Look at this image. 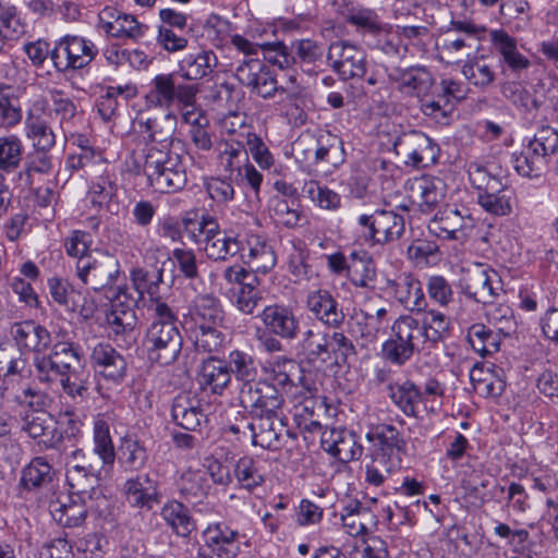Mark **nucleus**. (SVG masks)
I'll return each instance as SVG.
<instances>
[{
  "instance_id": "obj_1",
  "label": "nucleus",
  "mask_w": 558,
  "mask_h": 558,
  "mask_svg": "<svg viewBox=\"0 0 558 558\" xmlns=\"http://www.w3.org/2000/svg\"><path fill=\"white\" fill-rule=\"evenodd\" d=\"M182 317L183 329L196 351L214 353L222 348L226 337L219 327L223 310L217 296L211 293L195 295Z\"/></svg>"
},
{
  "instance_id": "obj_2",
  "label": "nucleus",
  "mask_w": 558,
  "mask_h": 558,
  "mask_svg": "<svg viewBox=\"0 0 558 558\" xmlns=\"http://www.w3.org/2000/svg\"><path fill=\"white\" fill-rule=\"evenodd\" d=\"M147 311L150 320L144 337L147 356L159 365H171L178 360L183 345L177 314L161 300H154L147 305Z\"/></svg>"
},
{
  "instance_id": "obj_3",
  "label": "nucleus",
  "mask_w": 558,
  "mask_h": 558,
  "mask_svg": "<svg viewBox=\"0 0 558 558\" xmlns=\"http://www.w3.org/2000/svg\"><path fill=\"white\" fill-rule=\"evenodd\" d=\"M303 361L314 367L343 366L356 354L355 347L342 331H326L318 326L306 329L299 341Z\"/></svg>"
},
{
  "instance_id": "obj_4",
  "label": "nucleus",
  "mask_w": 558,
  "mask_h": 558,
  "mask_svg": "<svg viewBox=\"0 0 558 558\" xmlns=\"http://www.w3.org/2000/svg\"><path fill=\"white\" fill-rule=\"evenodd\" d=\"M136 165L156 192L172 193L186 184L181 157L170 149L157 148L156 145L145 146L136 158Z\"/></svg>"
},
{
  "instance_id": "obj_5",
  "label": "nucleus",
  "mask_w": 558,
  "mask_h": 558,
  "mask_svg": "<svg viewBox=\"0 0 558 558\" xmlns=\"http://www.w3.org/2000/svg\"><path fill=\"white\" fill-rule=\"evenodd\" d=\"M425 339L421 322L412 315L399 316L391 326V337L381 347V356L390 363L402 366L415 352L425 349Z\"/></svg>"
},
{
  "instance_id": "obj_6",
  "label": "nucleus",
  "mask_w": 558,
  "mask_h": 558,
  "mask_svg": "<svg viewBox=\"0 0 558 558\" xmlns=\"http://www.w3.org/2000/svg\"><path fill=\"white\" fill-rule=\"evenodd\" d=\"M179 78L177 72L155 75L147 85L144 96L147 107L167 110L172 107H193L198 87L194 84H184Z\"/></svg>"
},
{
  "instance_id": "obj_7",
  "label": "nucleus",
  "mask_w": 558,
  "mask_h": 558,
  "mask_svg": "<svg viewBox=\"0 0 558 558\" xmlns=\"http://www.w3.org/2000/svg\"><path fill=\"white\" fill-rule=\"evenodd\" d=\"M459 288L465 298L477 303L492 304L502 291V283L496 270L477 264L463 269Z\"/></svg>"
},
{
  "instance_id": "obj_8",
  "label": "nucleus",
  "mask_w": 558,
  "mask_h": 558,
  "mask_svg": "<svg viewBox=\"0 0 558 558\" xmlns=\"http://www.w3.org/2000/svg\"><path fill=\"white\" fill-rule=\"evenodd\" d=\"M393 149L405 166L416 169L435 165L440 151L439 146L421 131L402 133L395 141Z\"/></svg>"
},
{
  "instance_id": "obj_9",
  "label": "nucleus",
  "mask_w": 558,
  "mask_h": 558,
  "mask_svg": "<svg viewBox=\"0 0 558 558\" xmlns=\"http://www.w3.org/2000/svg\"><path fill=\"white\" fill-rule=\"evenodd\" d=\"M239 401L253 417L281 414L284 403L279 390L266 380H257L241 386Z\"/></svg>"
},
{
  "instance_id": "obj_10",
  "label": "nucleus",
  "mask_w": 558,
  "mask_h": 558,
  "mask_svg": "<svg viewBox=\"0 0 558 558\" xmlns=\"http://www.w3.org/2000/svg\"><path fill=\"white\" fill-rule=\"evenodd\" d=\"M365 239L376 244H385L398 240L404 232V218L393 210L376 209L369 215H361L357 219Z\"/></svg>"
},
{
  "instance_id": "obj_11",
  "label": "nucleus",
  "mask_w": 558,
  "mask_h": 558,
  "mask_svg": "<svg viewBox=\"0 0 558 558\" xmlns=\"http://www.w3.org/2000/svg\"><path fill=\"white\" fill-rule=\"evenodd\" d=\"M120 274L119 260L110 254H99L76 262V276L94 291L112 286Z\"/></svg>"
},
{
  "instance_id": "obj_12",
  "label": "nucleus",
  "mask_w": 558,
  "mask_h": 558,
  "mask_svg": "<svg viewBox=\"0 0 558 558\" xmlns=\"http://www.w3.org/2000/svg\"><path fill=\"white\" fill-rule=\"evenodd\" d=\"M327 60L331 69L344 81L362 78L366 73V52L348 41H335L329 46Z\"/></svg>"
},
{
  "instance_id": "obj_13",
  "label": "nucleus",
  "mask_w": 558,
  "mask_h": 558,
  "mask_svg": "<svg viewBox=\"0 0 558 558\" xmlns=\"http://www.w3.org/2000/svg\"><path fill=\"white\" fill-rule=\"evenodd\" d=\"M267 331L287 341H294L301 333V315L293 307L275 303L267 305L257 315Z\"/></svg>"
},
{
  "instance_id": "obj_14",
  "label": "nucleus",
  "mask_w": 558,
  "mask_h": 558,
  "mask_svg": "<svg viewBox=\"0 0 558 558\" xmlns=\"http://www.w3.org/2000/svg\"><path fill=\"white\" fill-rule=\"evenodd\" d=\"M122 495L134 509L150 511L162 499L159 481L148 473H137L124 482Z\"/></svg>"
},
{
  "instance_id": "obj_15",
  "label": "nucleus",
  "mask_w": 558,
  "mask_h": 558,
  "mask_svg": "<svg viewBox=\"0 0 558 558\" xmlns=\"http://www.w3.org/2000/svg\"><path fill=\"white\" fill-rule=\"evenodd\" d=\"M90 365L96 375L112 385H120L125 376L128 363L110 343H97L90 353Z\"/></svg>"
},
{
  "instance_id": "obj_16",
  "label": "nucleus",
  "mask_w": 558,
  "mask_h": 558,
  "mask_svg": "<svg viewBox=\"0 0 558 558\" xmlns=\"http://www.w3.org/2000/svg\"><path fill=\"white\" fill-rule=\"evenodd\" d=\"M243 535L236 529H233L227 522H215L208 524L203 532V546L209 549V553L220 558H235L240 555L242 548Z\"/></svg>"
},
{
  "instance_id": "obj_17",
  "label": "nucleus",
  "mask_w": 558,
  "mask_h": 558,
  "mask_svg": "<svg viewBox=\"0 0 558 558\" xmlns=\"http://www.w3.org/2000/svg\"><path fill=\"white\" fill-rule=\"evenodd\" d=\"M135 123L137 124L138 134L147 142L146 146L158 144L159 148L169 149L177 129V116L172 112L151 117L141 113Z\"/></svg>"
},
{
  "instance_id": "obj_18",
  "label": "nucleus",
  "mask_w": 558,
  "mask_h": 558,
  "mask_svg": "<svg viewBox=\"0 0 558 558\" xmlns=\"http://www.w3.org/2000/svg\"><path fill=\"white\" fill-rule=\"evenodd\" d=\"M320 441L325 451L343 463L359 460L363 454L359 436L345 428L326 427L322 433Z\"/></svg>"
},
{
  "instance_id": "obj_19",
  "label": "nucleus",
  "mask_w": 558,
  "mask_h": 558,
  "mask_svg": "<svg viewBox=\"0 0 558 558\" xmlns=\"http://www.w3.org/2000/svg\"><path fill=\"white\" fill-rule=\"evenodd\" d=\"M387 288L395 300L407 311L422 313L427 307L423 284L411 272L400 274L395 279L387 280Z\"/></svg>"
},
{
  "instance_id": "obj_20",
  "label": "nucleus",
  "mask_w": 558,
  "mask_h": 558,
  "mask_svg": "<svg viewBox=\"0 0 558 558\" xmlns=\"http://www.w3.org/2000/svg\"><path fill=\"white\" fill-rule=\"evenodd\" d=\"M99 27L108 35L119 39L138 40L144 37L148 26L135 16L105 8L99 14Z\"/></svg>"
},
{
  "instance_id": "obj_21",
  "label": "nucleus",
  "mask_w": 558,
  "mask_h": 558,
  "mask_svg": "<svg viewBox=\"0 0 558 558\" xmlns=\"http://www.w3.org/2000/svg\"><path fill=\"white\" fill-rule=\"evenodd\" d=\"M284 418L280 414L253 417L255 426L251 434L252 445L272 451L282 449L290 435Z\"/></svg>"
},
{
  "instance_id": "obj_22",
  "label": "nucleus",
  "mask_w": 558,
  "mask_h": 558,
  "mask_svg": "<svg viewBox=\"0 0 558 558\" xmlns=\"http://www.w3.org/2000/svg\"><path fill=\"white\" fill-rule=\"evenodd\" d=\"M305 306L307 311L325 326L339 329L345 315L328 289H316L306 294Z\"/></svg>"
},
{
  "instance_id": "obj_23",
  "label": "nucleus",
  "mask_w": 558,
  "mask_h": 558,
  "mask_svg": "<svg viewBox=\"0 0 558 558\" xmlns=\"http://www.w3.org/2000/svg\"><path fill=\"white\" fill-rule=\"evenodd\" d=\"M209 239L204 245L207 257L214 262H227L240 256L245 250V240L232 229L221 230L219 223L209 231Z\"/></svg>"
},
{
  "instance_id": "obj_24",
  "label": "nucleus",
  "mask_w": 558,
  "mask_h": 558,
  "mask_svg": "<svg viewBox=\"0 0 558 558\" xmlns=\"http://www.w3.org/2000/svg\"><path fill=\"white\" fill-rule=\"evenodd\" d=\"M388 78L397 84L400 92L416 97L427 96L435 83L432 72L422 65L395 68L388 73Z\"/></svg>"
},
{
  "instance_id": "obj_25",
  "label": "nucleus",
  "mask_w": 558,
  "mask_h": 558,
  "mask_svg": "<svg viewBox=\"0 0 558 558\" xmlns=\"http://www.w3.org/2000/svg\"><path fill=\"white\" fill-rule=\"evenodd\" d=\"M470 227H472V218L468 209L460 210L451 205L445 206L428 222L429 232L445 240L459 239V233Z\"/></svg>"
},
{
  "instance_id": "obj_26",
  "label": "nucleus",
  "mask_w": 558,
  "mask_h": 558,
  "mask_svg": "<svg viewBox=\"0 0 558 558\" xmlns=\"http://www.w3.org/2000/svg\"><path fill=\"white\" fill-rule=\"evenodd\" d=\"M10 335L21 351L35 352L36 355L46 351L51 342L47 328L34 320L14 323Z\"/></svg>"
},
{
  "instance_id": "obj_27",
  "label": "nucleus",
  "mask_w": 558,
  "mask_h": 558,
  "mask_svg": "<svg viewBox=\"0 0 558 558\" xmlns=\"http://www.w3.org/2000/svg\"><path fill=\"white\" fill-rule=\"evenodd\" d=\"M25 135L32 141L33 148L52 149L57 135L45 116V105L37 102L25 118Z\"/></svg>"
},
{
  "instance_id": "obj_28",
  "label": "nucleus",
  "mask_w": 558,
  "mask_h": 558,
  "mask_svg": "<svg viewBox=\"0 0 558 558\" xmlns=\"http://www.w3.org/2000/svg\"><path fill=\"white\" fill-rule=\"evenodd\" d=\"M171 417L178 426L192 432L207 420L202 401L196 396L186 393L179 395L173 399Z\"/></svg>"
},
{
  "instance_id": "obj_29",
  "label": "nucleus",
  "mask_w": 558,
  "mask_h": 558,
  "mask_svg": "<svg viewBox=\"0 0 558 558\" xmlns=\"http://www.w3.org/2000/svg\"><path fill=\"white\" fill-rule=\"evenodd\" d=\"M366 439L373 445L371 454H383L389 458H400L405 450V441L399 430L391 424L373 426L366 434Z\"/></svg>"
},
{
  "instance_id": "obj_30",
  "label": "nucleus",
  "mask_w": 558,
  "mask_h": 558,
  "mask_svg": "<svg viewBox=\"0 0 558 558\" xmlns=\"http://www.w3.org/2000/svg\"><path fill=\"white\" fill-rule=\"evenodd\" d=\"M114 420L116 414L107 411L97 414L93 423V451L104 465H112L116 460V450L110 435V427Z\"/></svg>"
},
{
  "instance_id": "obj_31",
  "label": "nucleus",
  "mask_w": 558,
  "mask_h": 558,
  "mask_svg": "<svg viewBox=\"0 0 558 558\" xmlns=\"http://www.w3.org/2000/svg\"><path fill=\"white\" fill-rule=\"evenodd\" d=\"M89 499L72 494L65 500L58 499L50 504V513L56 522L65 527L81 526L87 517Z\"/></svg>"
},
{
  "instance_id": "obj_32",
  "label": "nucleus",
  "mask_w": 558,
  "mask_h": 558,
  "mask_svg": "<svg viewBox=\"0 0 558 558\" xmlns=\"http://www.w3.org/2000/svg\"><path fill=\"white\" fill-rule=\"evenodd\" d=\"M135 302L133 298H128L125 291H119L110 311L106 314V323L116 335H124L135 328Z\"/></svg>"
},
{
  "instance_id": "obj_33",
  "label": "nucleus",
  "mask_w": 558,
  "mask_h": 558,
  "mask_svg": "<svg viewBox=\"0 0 558 558\" xmlns=\"http://www.w3.org/2000/svg\"><path fill=\"white\" fill-rule=\"evenodd\" d=\"M245 244L248 246L247 253L242 252L240 258L250 268L266 274L275 267L277 257L266 239L254 234L245 240Z\"/></svg>"
},
{
  "instance_id": "obj_34",
  "label": "nucleus",
  "mask_w": 558,
  "mask_h": 558,
  "mask_svg": "<svg viewBox=\"0 0 558 558\" xmlns=\"http://www.w3.org/2000/svg\"><path fill=\"white\" fill-rule=\"evenodd\" d=\"M117 457L119 468L125 473H138L149 459L144 442L131 435L121 438Z\"/></svg>"
},
{
  "instance_id": "obj_35",
  "label": "nucleus",
  "mask_w": 558,
  "mask_h": 558,
  "mask_svg": "<svg viewBox=\"0 0 558 558\" xmlns=\"http://www.w3.org/2000/svg\"><path fill=\"white\" fill-rule=\"evenodd\" d=\"M445 194L440 180L415 179L410 185V201L422 213L428 214L442 201Z\"/></svg>"
},
{
  "instance_id": "obj_36",
  "label": "nucleus",
  "mask_w": 558,
  "mask_h": 558,
  "mask_svg": "<svg viewBox=\"0 0 558 558\" xmlns=\"http://www.w3.org/2000/svg\"><path fill=\"white\" fill-rule=\"evenodd\" d=\"M66 482L74 496L87 498L89 500L100 494L99 477L94 465H74L66 470Z\"/></svg>"
},
{
  "instance_id": "obj_37",
  "label": "nucleus",
  "mask_w": 558,
  "mask_h": 558,
  "mask_svg": "<svg viewBox=\"0 0 558 558\" xmlns=\"http://www.w3.org/2000/svg\"><path fill=\"white\" fill-rule=\"evenodd\" d=\"M198 384L204 390L221 396L231 384V375L226 362L210 356L203 363L198 375Z\"/></svg>"
},
{
  "instance_id": "obj_38",
  "label": "nucleus",
  "mask_w": 558,
  "mask_h": 558,
  "mask_svg": "<svg viewBox=\"0 0 558 558\" xmlns=\"http://www.w3.org/2000/svg\"><path fill=\"white\" fill-rule=\"evenodd\" d=\"M217 64L218 59L214 51L202 49L184 56L178 66L181 77L196 81L209 75Z\"/></svg>"
},
{
  "instance_id": "obj_39",
  "label": "nucleus",
  "mask_w": 558,
  "mask_h": 558,
  "mask_svg": "<svg viewBox=\"0 0 558 558\" xmlns=\"http://www.w3.org/2000/svg\"><path fill=\"white\" fill-rule=\"evenodd\" d=\"M228 132L234 134L235 138H231L223 144L219 154V161L223 170L229 173V178L236 179L242 175V169L247 166L250 159L244 142L239 137V132L236 133L234 129H228Z\"/></svg>"
},
{
  "instance_id": "obj_40",
  "label": "nucleus",
  "mask_w": 558,
  "mask_h": 558,
  "mask_svg": "<svg viewBox=\"0 0 558 558\" xmlns=\"http://www.w3.org/2000/svg\"><path fill=\"white\" fill-rule=\"evenodd\" d=\"M389 398L392 403L407 416L416 417L418 405L424 402V393L411 380L390 385Z\"/></svg>"
},
{
  "instance_id": "obj_41",
  "label": "nucleus",
  "mask_w": 558,
  "mask_h": 558,
  "mask_svg": "<svg viewBox=\"0 0 558 558\" xmlns=\"http://www.w3.org/2000/svg\"><path fill=\"white\" fill-rule=\"evenodd\" d=\"M160 515L178 536L189 537L196 527L189 508L177 499L168 500L161 507Z\"/></svg>"
},
{
  "instance_id": "obj_42",
  "label": "nucleus",
  "mask_w": 558,
  "mask_h": 558,
  "mask_svg": "<svg viewBox=\"0 0 558 558\" xmlns=\"http://www.w3.org/2000/svg\"><path fill=\"white\" fill-rule=\"evenodd\" d=\"M344 160L345 150L339 136L326 133L315 140L314 165L327 163L338 168Z\"/></svg>"
},
{
  "instance_id": "obj_43",
  "label": "nucleus",
  "mask_w": 558,
  "mask_h": 558,
  "mask_svg": "<svg viewBox=\"0 0 558 558\" xmlns=\"http://www.w3.org/2000/svg\"><path fill=\"white\" fill-rule=\"evenodd\" d=\"M51 149L33 148L24 160L23 170L19 172V179L26 186L33 187L36 175H48L53 169Z\"/></svg>"
},
{
  "instance_id": "obj_44",
  "label": "nucleus",
  "mask_w": 558,
  "mask_h": 558,
  "mask_svg": "<svg viewBox=\"0 0 558 558\" xmlns=\"http://www.w3.org/2000/svg\"><path fill=\"white\" fill-rule=\"evenodd\" d=\"M53 480L52 465L46 457H35L21 472L20 485L27 489H39L50 484Z\"/></svg>"
},
{
  "instance_id": "obj_45",
  "label": "nucleus",
  "mask_w": 558,
  "mask_h": 558,
  "mask_svg": "<svg viewBox=\"0 0 558 558\" xmlns=\"http://www.w3.org/2000/svg\"><path fill=\"white\" fill-rule=\"evenodd\" d=\"M477 204L489 215L496 217L508 216L512 213L513 191L501 182L496 191H487L477 195Z\"/></svg>"
},
{
  "instance_id": "obj_46",
  "label": "nucleus",
  "mask_w": 558,
  "mask_h": 558,
  "mask_svg": "<svg viewBox=\"0 0 558 558\" xmlns=\"http://www.w3.org/2000/svg\"><path fill=\"white\" fill-rule=\"evenodd\" d=\"M548 161L529 143L520 154L512 155V165L517 173L529 179L541 178L547 169Z\"/></svg>"
},
{
  "instance_id": "obj_47",
  "label": "nucleus",
  "mask_w": 558,
  "mask_h": 558,
  "mask_svg": "<svg viewBox=\"0 0 558 558\" xmlns=\"http://www.w3.org/2000/svg\"><path fill=\"white\" fill-rule=\"evenodd\" d=\"M490 41L504 61L514 71L526 69L530 61L519 52L517 40L504 29L492 31Z\"/></svg>"
},
{
  "instance_id": "obj_48",
  "label": "nucleus",
  "mask_w": 558,
  "mask_h": 558,
  "mask_svg": "<svg viewBox=\"0 0 558 558\" xmlns=\"http://www.w3.org/2000/svg\"><path fill=\"white\" fill-rule=\"evenodd\" d=\"M401 469V458H389L383 454H371L365 465V481L373 486H383Z\"/></svg>"
},
{
  "instance_id": "obj_49",
  "label": "nucleus",
  "mask_w": 558,
  "mask_h": 558,
  "mask_svg": "<svg viewBox=\"0 0 558 558\" xmlns=\"http://www.w3.org/2000/svg\"><path fill=\"white\" fill-rule=\"evenodd\" d=\"M340 518L347 533L352 536L365 533L368 525L373 523V515L369 509L357 500L350 501L344 506Z\"/></svg>"
},
{
  "instance_id": "obj_50",
  "label": "nucleus",
  "mask_w": 558,
  "mask_h": 558,
  "mask_svg": "<svg viewBox=\"0 0 558 558\" xmlns=\"http://www.w3.org/2000/svg\"><path fill=\"white\" fill-rule=\"evenodd\" d=\"M177 490L182 499L196 502L207 495V480L199 470H186L175 482Z\"/></svg>"
},
{
  "instance_id": "obj_51",
  "label": "nucleus",
  "mask_w": 558,
  "mask_h": 558,
  "mask_svg": "<svg viewBox=\"0 0 558 558\" xmlns=\"http://www.w3.org/2000/svg\"><path fill=\"white\" fill-rule=\"evenodd\" d=\"M226 365L230 375H234L235 379L242 383L241 386L257 381L258 369L251 354L233 350L228 354Z\"/></svg>"
},
{
  "instance_id": "obj_52",
  "label": "nucleus",
  "mask_w": 558,
  "mask_h": 558,
  "mask_svg": "<svg viewBox=\"0 0 558 558\" xmlns=\"http://www.w3.org/2000/svg\"><path fill=\"white\" fill-rule=\"evenodd\" d=\"M131 281L140 298L147 293L150 296L149 304L154 300H161L158 296L159 286L163 281V269H146L137 267L131 271Z\"/></svg>"
},
{
  "instance_id": "obj_53",
  "label": "nucleus",
  "mask_w": 558,
  "mask_h": 558,
  "mask_svg": "<svg viewBox=\"0 0 558 558\" xmlns=\"http://www.w3.org/2000/svg\"><path fill=\"white\" fill-rule=\"evenodd\" d=\"M421 322L425 339L430 344L444 341L449 336L450 318L438 310H425Z\"/></svg>"
},
{
  "instance_id": "obj_54",
  "label": "nucleus",
  "mask_w": 558,
  "mask_h": 558,
  "mask_svg": "<svg viewBox=\"0 0 558 558\" xmlns=\"http://www.w3.org/2000/svg\"><path fill=\"white\" fill-rule=\"evenodd\" d=\"M239 137L244 142L247 156L251 155L260 168L269 169L274 165L275 159L268 146L248 126L243 125V122H241Z\"/></svg>"
},
{
  "instance_id": "obj_55",
  "label": "nucleus",
  "mask_w": 558,
  "mask_h": 558,
  "mask_svg": "<svg viewBox=\"0 0 558 558\" xmlns=\"http://www.w3.org/2000/svg\"><path fill=\"white\" fill-rule=\"evenodd\" d=\"M233 473L240 486L250 492L260 486L265 481L260 463L247 456L235 462Z\"/></svg>"
},
{
  "instance_id": "obj_56",
  "label": "nucleus",
  "mask_w": 558,
  "mask_h": 558,
  "mask_svg": "<svg viewBox=\"0 0 558 558\" xmlns=\"http://www.w3.org/2000/svg\"><path fill=\"white\" fill-rule=\"evenodd\" d=\"M302 192L315 206L322 209L337 210L341 206V196L316 180L306 181Z\"/></svg>"
},
{
  "instance_id": "obj_57",
  "label": "nucleus",
  "mask_w": 558,
  "mask_h": 558,
  "mask_svg": "<svg viewBox=\"0 0 558 558\" xmlns=\"http://www.w3.org/2000/svg\"><path fill=\"white\" fill-rule=\"evenodd\" d=\"M468 341L481 356L490 355L499 350V337L483 324H473L468 329Z\"/></svg>"
},
{
  "instance_id": "obj_58",
  "label": "nucleus",
  "mask_w": 558,
  "mask_h": 558,
  "mask_svg": "<svg viewBox=\"0 0 558 558\" xmlns=\"http://www.w3.org/2000/svg\"><path fill=\"white\" fill-rule=\"evenodd\" d=\"M196 213H186L182 218V225L184 230L187 232L190 239L195 244L207 243L209 239V231H214L217 228L218 221L210 215H202L199 219H196Z\"/></svg>"
},
{
  "instance_id": "obj_59",
  "label": "nucleus",
  "mask_w": 558,
  "mask_h": 558,
  "mask_svg": "<svg viewBox=\"0 0 558 558\" xmlns=\"http://www.w3.org/2000/svg\"><path fill=\"white\" fill-rule=\"evenodd\" d=\"M23 143L17 135L10 134L0 137V172H14L21 165Z\"/></svg>"
},
{
  "instance_id": "obj_60",
  "label": "nucleus",
  "mask_w": 558,
  "mask_h": 558,
  "mask_svg": "<svg viewBox=\"0 0 558 558\" xmlns=\"http://www.w3.org/2000/svg\"><path fill=\"white\" fill-rule=\"evenodd\" d=\"M70 70L84 69L98 54L96 45L82 36L70 35Z\"/></svg>"
},
{
  "instance_id": "obj_61",
  "label": "nucleus",
  "mask_w": 558,
  "mask_h": 558,
  "mask_svg": "<svg viewBox=\"0 0 558 558\" xmlns=\"http://www.w3.org/2000/svg\"><path fill=\"white\" fill-rule=\"evenodd\" d=\"M34 367L36 378L43 384L58 383L69 373L63 363H58L50 353L35 355Z\"/></svg>"
},
{
  "instance_id": "obj_62",
  "label": "nucleus",
  "mask_w": 558,
  "mask_h": 558,
  "mask_svg": "<svg viewBox=\"0 0 558 558\" xmlns=\"http://www.w3.org/2000/svg\"><path fill=\"white\" fill-rule=\"evenodd\" d=\"M461 72L472 85L481 88L490 85L495 80V72L483 58L466 60Z\"/></svg>"
},
{
  "instance_id": "obj_63",
  "label": "nucleus",
  "mask_w": 558,
  "mask_h": 558,
  "mask_svg": "<svg viewBox=\"0 0 558 558\" xmlns=\"http://www.w3.org/2000/svg\"><path fill=\"white\" fill-rule=\"evenodd\" d=\"M106 166L102 153L99 150L75 151L65 160V169L75 172L83 170L86 174L97 172V168Z\"/></svg>"
},
{
  "instance_id": "obj_64",
  "label": "nucleus",
  "mask_w": 558,
  "mask_h": 558,
  "mask_svg": "<svg viewBox=\"0 0 558 558\" xmlns=\"http://www.w3.org/2000/svg\"><path fill=\"white\" fill-rule=\"evenodd\" d=\"M470 378L475 391L483 397H498L504 392L506 387L502 379L497 378L489 371L484 372L482 368L477 367L471 371Z\"/></svg>"
}]
</instances>
